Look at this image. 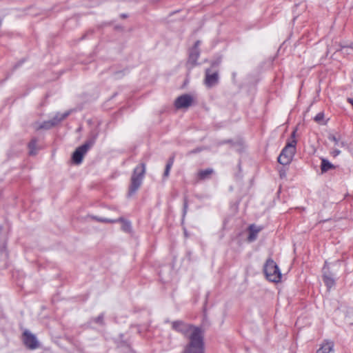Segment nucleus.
Masks as SVG:
<instances>
[{
	"instance_id": "1",
	"label": "nucleus",
	"mask_w": 353,
	"mask_h": 353,
	"mask_svg": "<svg viewBox=\"0 0 353 353\" xmlns=\"http://www.w3.org/2000/svg\"><path fill=\"white\" fill-rule=\"evenodd\" d=\"M145 170L146 165L145 163H139L133 170L130 179V184L128 188V196L134 195L141 186L145 174Z\"/></svg>"
},
{
	"instance_id": "2",
	"label": "nucleus",
	"mask_w": 353,
	"mask_h": 353,
	"mask_svg": "<svg viewBox=\"0 0 353 353\" xmlns=\"http://www.w3.org/2000/svg\"><path fill=\"white\" fill-rule=\"evenodd\" d=\"M97 137V132H91L88 139L73 152L71 160L74 164L79 165L82 163L84 155L87 153L88 150L94 145Z\"/></svg>"
},
{
	"instance_id": "3",
	"label": "nucleus",
	"mask_w": 353,
	"mask_h": 353,
	"mask_svg": "<svg viewBox=\"0 0 353 353\" xmlns=\"http://www.w3.org/2000/svg\"><path fill=\"white\" fill-rule=\"evenodd\" d=\"M265 278L270 282L279 283L281 280L282 274L277 264L272 258H268L263 268Z\"/></svg>"
},
{
	"instance_id": "4",
	"label": "nucleus",
	"mask_w": 353,
	"mask_h": 353,
	"mask_svg": "<svg viewBox=\"0 0 353 353\" xmlns=\"http://www.w3.org/2000/svg\"><path fill=\"white\" fill-rule=\"evenodd\" d=\"M296 152V142L294 141H288L278 157V162L283 165H289L292 162Z\"/></svg>"
},
{
	"instance_id": "5",
	"label": "nucleus",
	"mask_w": 353,
	"mask_h": 353,
	"mask_svg": "<svg viewBox=\"0 0 353 353\" xmlns=\"http://www.w3.org/2000/svg\"><path fill=\"white\" fill-rule=\"evenodd\" d=\"M165 323H170L172 329L176 332L181 334L184 337L189 339V336L192 332L195 330L196 327H202L201 326H195L192 324L188 323L181 320H177L170 322L169 320H165Z\"/></svg>"
},
{
	"instance_id": "6",
	"label": "nucleus",
	"mask_w": 353,
	"mask_h": 353,
	"mask_svg": "<svg viewBox=\"0 0 353 353\" xmlns=\"http://www.w3.org/2000/svg\"><path fill=\"white\" fill-rule=\"evenodd\" d=\"M201 43V41L200 40L196 41L193 46L189 50L187 65H191L192 67L198 65L197 61L201 54L199 49Z\"/></svg>"
},
{
	"instance_id": "7",
	"label": "nucleus",
	"mask_w": 353,
	"mask_h": 353,
	"mask_svg": "<svg viewBox=\"0 0 353 353\" xmlns=\"http://www.w3.org/2000/svg\"><path fill=\"white\" fill-rule=\"evenodd\" d=\"M23 342L26 347L30 350H36L39 347V343L36 336L28 330L23 333Z\"/></svg>"
},
{
	"instance_id": "8",
	"label": "nucleus",
	"mask_w": 353,
	"mask_h": 353,
	"mask_svg": "<svg viewBox=\"0 0 353 353\" xmlns=\"http://www.w3.org/2000/svg\"><path fill=\"white\" fill-rule=\"evenodd\" d=\"M205 84L208 88H212L219 83V70L212 71V68H206Z\"/></svg>"
},
{
	"instance_id": "9",
	"label": "nucleus",
	"mask_w": 353,
	"mask_h": 353,
	"mask_svg": "<svg viewBox=\"0 0 353 353\" xmlns=\"http://www.w3.org/2000/svg\"><path fill=\"white\" fill-rule=\"evenodd\" d=\"M193 101L194 99L191 95L184 94L176 99L174 101V106L176 109L187 108L192 105Z\"/></svg>"
},
{
	"instance_id": "10",
	"label": "nucleus",
	"mask_w": 353,
	"mask_h": 353,
	"mask_svg": "<svg viewBox=\"0 0 353 353\" xmlns=\"http://www.w3.org/2000/svg\"><path fill=\"white\" fill-rule=\"evenodd\" d=\"M327 139L329 141H333L337 146L343 148L347 145V143L342 139V136L339 133L336 134H329Z\"/></svg>"
},
{
	"instance_id": "11",
	"label": "nucleus",
	"mask_w": 353,
	"mask_h": 353,
	"mask_svg": "<svg viewBox=\"0 0 353 353\" xmlns=\"http://www.w3.org/2000/svg\"><path fill=\"white\" fill-rule=\"evenodd\" d=\"M110 71L112 73L113 78L116 80L120 79L125 76L129 72V70L128 68H125L123 70H117L115 69L114 66L110 68Z\"/></svg>"
},
{
	"instance_id": "12",
	"label": "nucleus",
	"mask_w": 353,
	"mask_h": 353,
	"mask_svg": "<svg viewBox=\"0 0 353 353\" xmlns=\"http://www.w3.org/2000/svg\"><path fill=\"white\" fill-rule=\"evenodd\" d=\"M70 111H66L64 113H59L57 112L52 119H50L51 123L53 126H56L58 125L61 121L64 120L65 118H67L70 114Z\"/></svg>"
},
{
	"instance_id": "13",
	"label": "nucleus",
	"mask_w": 353,
	"mask_h": 353,
	"mask_svg": "<svg viewBox=\"0 0 353 353\" xmlns=\"http://www.w3.org/2000/svg\"><path fill=\"white\" fill-rule=\"evenodd\" d=\"M38 139L36 137H33L30 141L28 144V148L29 149V155L34 156L37 154L38 147H37Z\"/></svg>"
},
{
	"instance_id": "14",
	"label": "nucleus",
	"mask_w": 353,
	"mask_h": 353,
	"mask_svg": "<svg viewBox=\"0 0 353 353\" xmlns=\"http://www.w3.org/2000/svg\"><path fill=\"white\" fill-rule=\"evenodd\" d=\"M214 172L212 168H207L205 170H201L197 173V178L200 181H203L210 179L212 174Z\"/></svg>"
},
{
	"instance_id": "15",
	"label": "nucleus",
	"mask_w": 353,
	"mask_h": 353,
	"mask_svg": "<svg viewBox=\"0 0 353 353\" xmlns=\"http://www.w3.org/2000/svg\"><path fill=\"white\" fill-rule=\"evenodd\" d=\"M261 229L256 228L254 224H252L248 228L249 235L248 236V241L252 242L256 239L257 234L259 232Z\"/></svg>"
},
{
	"instance_id": "16",
	"label": "nucleus",
	"mask_w": 353,
	"mask_h": 353,
	"mask_svg": "<svg viewBox=\"0 0 353 353\" xmlns=\"http://www.w3.org/2000/svg\"><path fill=\"white\" fill-rule=\"evenodd\" d=\"M336 166L325 158L321 159V170L322 173H325L330 170L335 169Z\"/></svg>"
},
{
	"instance_id": "17",
	"label": "nucleus",
	"mask_w": 353,
	"mask_h": 353,
	"mask_svg": "<svg viewBox=\"0 0 353 353\" xmlns=\"http://www.w3.org/2000/svg\"><path fill=\"white\" fill-rule=\"evenodd\" d=\"M117 222L122 223L121 229L125 232H130L132 229L131 223L129 221L125 220L123 217H119L117 219H114Z\"/></svg>"
},
{
	"instance_id": "18",
	"label": "nucleus",
	"mask_w": 353,
	"mask_h": 353,
	"mask_svg": "<svg viewBox=\"0 0 353 353\" xmlns=\"http://www.w3.org/2000/svg\"><path fill=\"white\" fill-rule=\"evenodd\" d=\"M334 345L332 342H326L321 345L316 353H330L333 350Z\"/></svg>"
},
{
	"instance_id": "19",
	"label": "nucleus",
	"mask_w": 353,
	"mask_h": 353,
	"mask_svg": "<svg viewBox=\"0 0 353 353\" xmlns=\"http://www.w3.org/2000/svg\"><path fill=\"white\" fill-rule=\"evenodd\" d=\"M322 279L327 290H330L336 285V281L334 278L329 277L327 275H322Z\"/></svg>"
},
{
	"instance_id": "20",
	"label": "nucleus",
	"mask_w": 353,
	"mask_h": 353,
	"mask_svg": "<svg viewBox=\"0 0 353 353\" xmlns=\"http://www.w3.org/2000/svg\"><path fill=\"white\" fill-rule=\"evenodd\" d=\"M104 316H105V314L103 312H102L98 316L91 318L90 320V322L94 323L100 325L101 326H104L105 325Z\"/></svg>"
},
{
	"instance_id": "21",
	"label": "nucleus",
	"mask_w": 353,
	"mask_h": 353,
	"mask_svg": "<svg viewBox=\"0 0 353 353\" xmlns=\"http://www.w3.org/2000/svg\"><path fill=\"white\" fill-rule=\"evenodd\" d=\"M222 61V57H218L215 59L211 61L210 67L209 68H212V71L218 70L219 65H221Z\"/></svg>"
},
{
	"instance_id": "22",
	"label": "nucleus",
	"mask_w": 353,
	"mask_h": 353,
	"mask_svg": "<svg viewBox=\"0 0 353 353\" xmlns=\"http://www.w3.org/2000/svg\"><path fill=\"white\" fill-rule=\"evenodd\" d=\"M314 121L321 125H326L327 121H324V112H319L314 118Z\"/></svg>"
},
{
	"instance_id": "23",
	"label": "nucleus",
	"mask_w": 353,
	"mask_h": 353,
	"mask_svg": "<svg viewBox=\"0 0 353 353\" xmlns=\"http://www.w3.org/2000/svg\"><path fill=\"white\" fill-rule=\"evenodd\" d=\"M92 219L94 220H96L98 222L101 223H117V221H114V219H107V218H102L99 217L97 216H92Z\"/></svg>"
},
{
	"instance_id": "24",
	"label": "nucleus",
	"mask_w": 353,
	"mask_h": 353,
	"mask_svg": "<svg viewBox=\"0 0 353 353\" xmlns=\"http://www.w3.org/2000/svg\"><path fill=\"white\" fill-rule=\"evenodd\" d=\"M188 208V196H185L183 197V212H182V220H183L186 216Z\"/></svg>"
},
{
	"instance_id": "25",
	"label": "nucleus",
	"mask_w": 353,
	"mask_h": 353,
	"mask_svg": "<svg viewBox=\"0 0 353 353\" xmlns=\"http://www.w3.org/2000/svg\"><path fill=\"white\" fill-rule=\"evenodd\" d=\"M54 127L52 124L51 123L50 121H43L38 128H37V130H41V129H45L48 130Z\"/></svg>"
},
{
	"instance_id": "26",
	"label": "nucleus",
	"mask_w": 353,
	"mask_h": 353,
	"mask_svg": "<svg viewBox=\"0 0 353 353\" xmlns=\"http://www.w3.org/2000/svg\"><path fill=\"white\" fill-rule=\"evenodd\" d=\"M323 274L322 275H327L329 277L334 278V274L330 271L329 267L327 265V262L325 263V265L323 268Z\"/></svg>"
},
{
	"instance_id": "27",
	"label": "nucleus",
	"mask_w": 353,
	"mask_h": 353,
	"mask_svg": "<svg viewBox=\"0 0 353 353\" xmlns=\"http://www.w3.org/2000/svg\"><path fill=\"white\" fill-rule=\"evenodd\" d=\"M174 161V155H172L168 159L165 169L170 171V169H171L172 166L173 165Z\"/></svg>"
},
{
	"instance_id": "28",
	"label": "nucleus",
	"mask_w": 353,
	"mask_h": 353,
	"mask_svg": "<svg viewBox=\"0 0 353 353\" xmlns=\"http://www.w3.org/2000/svg\"><path fill=\"white\" fill-rule=\"evenodd\" d=\"M94 33V30H88L86 32H85L82 37L81 38H79V41H82V40H84L85 39H87L89 36L90 35H92Z\"/></svg>"
},
{
	"instance_id": "29",
	"label": "nucleus",
	"mask_w": 353,
	"mask_h": 353,
	"mask_svg": "<svg viewBox=\"0 0 353 353\" xmlns=\"http://www.w3.org/2000/svg\"><path fill=\"white\" fill-rule=\"evenodd\" d=\"M297 128H296L291 133L290 135V140L288 141H294L296 142V145L297 144V141L296 139V134Z\"/></svg>"
},
{
	"instance_id": "30",
	"label": "nucleus",
	"mask_w": 353,
	"mask_h": 353,
	"mask_svg": "<svg viewBox=\"0 0 353 353\" xmlns=\"http://www.w3.org/2000/svg\"><path fill=\"white\" fill-rule=\"evenodd\" d=\"M26 61V59H21L20 61H19L14 66H13V70H16L18 68H19L21 65H22V64Z\"/></svg>"
},
{
	"instance_id": "31",
	"label": "nucleus",
	"mask_w": 353,
	"mask_h": 353,
	"mask_svg": "<svg viewBox=\"0 0 353 353\" xmlns=\"http://www.w3.org/2000/svg\"><path fill=\"white\" fill-rule=\"evenodd\" d=\"M123 334H120L121 343V346H128V344L127 341H123V340L122 339V338H123Z\"/></svg>"
},
{
	"instance_id": "32",
	"label": "nucleus",
	"mask_w": 353,
	"mask_h": 353,
	"mask_svg": "<svg viewBox=\"0 0 353 353\" xmlns=\"http://www.w3.org/2000/svg\"><path fill=\"white\" fill-rule=\"evenodd\" d=\"M226 143H233V141L232 139H225V140H223L221 141L219 144L220 145H223V144H226Z\"/></svg>"
},
{
	"instance_id": "33",
	"label": "nucleus",
	"mask_w": 353,
	"mask_h": 353,
	"mask_svg": "<svg viewBox=\"0 0 353 353\" xmlns=\"http://www.w3.org/2000/svg\"><path fill=\"white\" fill-rule=\"evenodd\" d=\"M332 154L333 155V157H336L338 155H339L341 154V151L338 149H334L332 152Z\"/></svg>"
},
{
	"instance_id": "34",
	"label": "nucleus",
	"mask_w": 353,
	"mask_h": 353,
	"mask_svg": "<svg viewBox=\"0 0 353 353\" xmlns=\"http://www.w3.org/2000/svg\"><path fill=\"white\" fill-rule=\"evenodd\" d=\"M279 175L281 178H284L286 176L285 170L284 169H281L279 170Z\"/></svg>"
},
{
	"instance_id": "35",
	"label": "nucleus",
	"mask_w": 353,
	"mask_h": 353,
	"mask_svg": "<svg viewBox=\"0 0 353 353\" xmlns=\"http://www.w3.org/2000/svg\"><path fill=\"white\" fill-rule=\"evenodd\" d=\"M201 151L200 148H196L189 152V154H195Z\"/></svg>"
},
{
	"instance_id": "36",
	"label": "nucleus",
	"mask_w": 353,
	"mask_h": 353,
	"mask_svg": "<svg viewBox=\"0 0 353 353\" xmlns=\"http://www.w3.org/2000/svg\"><path fill=\"white\" fill-rule=\"evenodd\" d=\"M342 48H349L353 50V42L350 43L348 46H341Z\"/></svg>"
},
{
	"instance_id": "37",
	"label": "nucleus",
	"mask_w": 353,
	"mask_h": 353,
	"mask_svg": "<svg viewBox=\"0 0 353 353\" xmlns=\"http://www.w3.org/2000/svg\"><path fill=\"white\" fill-rule=\"evenodd\" d=\"M170 174V170H167L165 169L163 172V177H168Z\"/></svg>"
},
{
	"instance_id": "38",
	"label": "nucleus",
	"mask_w": 353,
	"mask_h": 353,
	"mask_svg": "<svg viewBox=\"0 0 353 353\" xmlns=\"http://www.w3.org/2000/svg\"><path fill=\"white\" fill-rule=\"evenodd\" d=\"M120 17H121V19H125V18H127V17H128V14H124V13H123V14H121L120 15Z\"/></svg>"
},
{
	"instance_id": "39",
	"label": "nucleus",
	"mask_w": 353,
	"mask_h": 353,
	"mask_svg": "<svg viewBox=\"0 0 353 353\" xmlns=\"http://www.w3.org/2000/svg\"><path fill=\"white\" fill-rule=\"evenodd\" d=\"M6 223H7L8 226V230H10V228H11V225H10V223L7 220H6Z\"/></svg>"
},
{
	"instance_id": "40",
	"label": "nucleus",
	"mask_w": 353,
	"mask_h": 353,
	"mask_svg": "<svg viewBox=\"0 0 353 353\" xmlns=\"http://www.w3.org/2000/svg\"><path fill=\"white\" fill-rule=\"evenodd\" d=\"M3 229V226L2 225H0V234L1 233Z\"/></svg>"
},
{
	"instance_id": "41",
	"label": "nucleus",
	"mask_w": 353,
	"mask_h": 353,
	"mask_svg": "<svg viewBox=\"0 0 353 353\" xmlns=\"http://www.w3.org/2000/svg\"><path fill=\"white\" fill-rule=\"evenodd\" d=\"M184 233H185V236H188V233L185 230Z\"/></svg>"
}]
</instances>
